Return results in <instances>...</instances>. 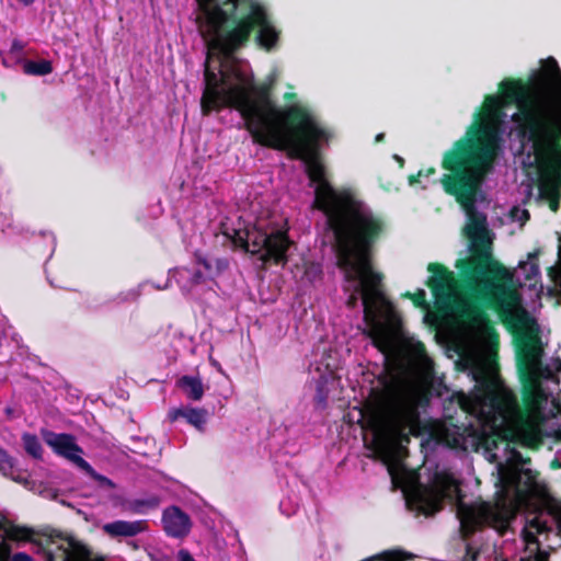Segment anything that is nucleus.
Segmentation results:
<instances>
[{"label":"nucleus","mask_w":561,"mask_h":561,"mask_svg":"<svg viewBox=\"0 0 561 561\" xmlns=\"http://www.w3.org/2000/svg\"><path fill=\"white\" fill-rule=\"evenodd\" d=\"M470 133L480 137L460 138L447 150L442 168L448 173L440 179L446 194L454 196L467 215L463 229L470 255L457 260L454 272L444 264L427 265L431 274L425 285L438 309L457 313L472 324L490 322L488 310L503 316L519 301L512 287V274L492 253L493 239L486 215L476 207L477 195L496 159V135L491 128L473 126Z\"/></svg>","instance_id":"nucleus-1"},{"label":"nucleus","mask_w":561,"mask_h":561,"mask_svg":"<svg viewBox=\"0 0 561 561\" xmlns=\"http://www.w3.org/2000/svg\"><path fill=\"white\" fill-rule=\"evenodd\" d=\"M331 138L306 106L293 104L282 107L253 142L306 163L308 179L317 184L313 207L325 216L337 265L355 278L369 271L374 245L385 236L387 222L351 191H336L328 181L319 142Z\"/></svg>","instance_id":"nucleus-2"},{"label":"nucleus","mask_w":561,"mask_h":561,"mask_svg":"<svg viewBox=\"0 0 561 561\" xmlns=\"http://www.w3.org/2000/svg\"><path fill=\"white\" fill-rule=\"evenodd\" d=\"M504 104H515L512 115L522 142L533 148L561 139V69L553 57L528 81L504 79L499 85Z\"/></svg>","instance_id":"nucleus-3"},{"label":"nucleus","mask_w":561,"mask_h":561,"mask_svg":"<svg viewBox=\"0 0 561 561\" xmlns=\"http://www.w3.org/2000/svg\"><path fill=\"white\" fill-rule=\"evenodd\" d=\"M198 11L196 23L201 36L226 56L244 48L253 34L255 43L266 51L279 42L280 31L259 1L222 0L199 7Z\"/></svg>","instance_id":"nucleus-4"},{"label":"nucleus","mask_w":561,"mask_h":561,"mask_svg":"<svg viewBox=\"0 0 561 561\" xmlns=\"http://www.w3.org/2000/svg\"><path fill=\"white\" fill-rule=\"evenodd\" d=\"M379 388H371V409L380 432L403 447L425 431L420 409L428 405L430 393L408 379L388 358L378 376Z\"/></svg>","instance_id":"nucleus-5"},{"label":"nucleus","mask_w":561,"mask_h":561,"mask_svg":"<svg viewBox=\"0 0 561 561\" xmlns=\"http://www.w3.org/2000/svg\"><path fill=\"white\" fill-rule=\"evenodd\" d=\"M219 72L220 77L209 68L206 60L205 89L201 99L202 114L207 116L224 107L234 108L253 140L282 108L273 99V82L247 83L242 75L237 73L239 82L228 84V73L221 70Z\"/></svg>","instance_id":"nucleus-6"},{"label":"nucleus","mask_w":561,"mask_h":561,"mask_svg":"<svg viewBox=\"0 0 561 561\" xmlns=\"http://www.w3.org/2000/svg\"><path fill=\"white\" fill-rule=\"evenodd\" d=\"M1 541L31 542L43 551L45 561H57L56 552L61 553V561H105L104 557L94 554L92 548L79 540L72 533L62 531L50 526H44L37 530L10 524L4 526Z\"/></svg>","instance_id":"nucleus-7"},{"label":"nucleus","mask_w":561,"mask_h":561,"mask_svg":"<svg viewBox=\"0 0 561 561\" xmlns=\"http://www.w3.org/2000/svg\"><path fill=\"white\" fill-rule=\"evenodd\" d=\"M376 247L373 249V256L370 260V268L366 273L358 275L355 278H348L346 276V272L341 268L337 264L336 266L343 272L344 279L346 282L353 283L358 282L355 287V293L350 295L346 305L350 308H354L358 300V295L362 296L363 306H364V319L365 321L371 325L368 336L373 341V345L377 347L382 353H388L391 347V336L387 328L377 321V309L378 302L382 299L383 294L380 290V285L383 278V275L374 268V260L376 253Z\"/></svg>","instance_id":"nucleus-8"},{"label":"nucleus","mask_w":561,"mask_h":561,"mask_svg":"<svg viewBox=\"0 0 561 561\" xmlns=\"http://www.w3.org/2000/svg\"><path fill=\"white\" fill-rule=\"evenodd\" d=\"M221 231L236 248L257 255L262 268L268 265L285 266L288 263V251L293 242L286 230L266 232L256 227L236 229L224 226Z\"/></svg>","instance_id":"nucleus-9"},{"label":"nucleus","mask_w":561,"mask_h":561,"mask_svg":"<svg viewBox=\"0 0 561 561\" xmlns=\"http://www.w3.org/2000/svg\"><path fill=\"white\" fill-rule=\"evenodd\" d=\"M460 405L463 410L479 412L485 422L496 424L505 422L512 415L517 408V399L500 381L482 375L477 379L470 397H463Z\"/></svg>","instance_id":"nucleus-10"},{"label":"nucleus","mask_w":561,"mask_h":561,"mask_svg":"<svg viewBox=\"0 0 561 561\" xmlns=\"http://www.w3.org/2000/svg\"><path fill=\"white\" fill-rule=\"evenodd\" d=\"M542 197L549 198V208L557 213L560 208L561 187V138L533 148Z\"/></svg>","instance_id":"nucleus-11"},{"label":"nucleus","mask_w":561,"mask_h":561,"mask_svg":"<svg viewBox=\"0 0 561 561\" xmlns=\"http://www.w3.org/2000/svg\"><path fill=\"white\" fill-rule=\"evenodd\" d=\"M458 491L459 484L453 473L446 470L436 471L431 484L414 494V501L422 514L432 516L442 510L445 499L451 497Z\"/></svg>","instance_id":"nucleus-12"},{"label":"nucleus","mask_w":561,"mask_h":561,"mask_svg":"<svg viewBox=\"0 0 561 561\" xmlns=\"http://www.w3.org/2000/svg\"><path fill=\"white\" fill-rule=\"evenodd\" d=\"M42 437L57 456L67 459L79 469H90V463L81 457L83 449L72 434L43 431Z\"/></svg>","instance_id":"nucleus-13"},{"label":"nucleus","mask_w":561,"mask_h":561,"mask_svg":"<svg viewBox=\"0 0 561 561\" xmlns=\"http://www.w3.org/2000/svg\"><path fill=\"white\" fill-rule=\"evenodd\" d=\"M492 508L489 503L482 502L478 505L460 502L457 505V517L460 522V537L469 540L470 537L481 529L491 517Z\"/></svg>","instance_id":"nucleus-14"},{"label":"nucleus","mask_w":561,"mask_h":561,"mask_svg":"<svg viewBox=\"0 0 561 561\" xmlns=\"http://www.w3.org/2000/svg\"><path fill=\"white\" fill-rule=\"evenodd\" d=\"M501 114V104L500 99L496 95L489 94L485 96L483 105L481 108L474 114V122L469 126V128L466 131V135L462 138H471L472 137H480V133H470L471 128L473 126L478 127H484V128H491L495 135H496V154L500 150V131L497 126L492 122L494 118H497Z\"/></svg>","instance_id":"nucleus-15"},{"label":"nucleus","mask_w":561,"mask_h":561,"mask_svg":"<svg viewBox=\"0 0 561 561\" xmlns=\"http://www.w3.org/2000/svg\"><path fill=\"white\" fill-rule=\"evenodd\" d=\"M506 437L508 443L538 450L543 444L545 434L538 425L522 417L514 427L507 431Z\"/></svg>","instance_id":"nucleus-16"},{"label":"nucleus","mask_w":561,"mask_h":561,"mask_svg":"<svg viewBox=\"0 0 561 561\" xmlns=\"http://www.w3.org/2000/svg\"><path fill=\"white\" fill-rule=\"evenodd\" d=\"M161 522L163 530L172 538L182 539L190 534L192 528L188 514L175 505L163 511Z\"/></svg>","instance_id":"nucleus-17"},{"label":"nucleus","mask_w":561,"mask_h":561,"mask_svg":"<svg viewBox=\"0 0 561 561\" xmlns=\"http://www.w3.org/2000/svg\"><path fill=\"white\" fill-rule=\"evenodd\" d=\"M148 529V523L145 519L128 522V520H115L112 523L104 524L102 530L111 538L118 537H135Z\"/></svg>","instance_id":"nucleus-18"},{"label":"nucleus","mask_w":561,"mask_h":561,"mask_svg":"<svg viewBox=\"0 0 561 561\" xmlns=\"http://www.w3.org/2000/svg\"><path fill=\"white\" fill-rule=\"evenodd\" d=\"M208 412L203 408H192L188 405L172 409L168 413L171 422L183 419L187 424L194 426L197 431L204 432L207 422Z\"/></svg>","instance_id":"nucleus-19"},{"label":"nucleus","mask_w":561,"mask_h":561,"mask_svg":"<svg viewBox=\"0 0 561 561\" xmlns=\"http://www.w3.org/2000/svg\"><path fill=\"white\" fill-rule=\"evenodd\" d=\"M543 355V347L541 344L540 336L537 331L534 334L525 336L524 346L520 348L518 354L517 367L523 359L526 365L531 369V366L541 365V357Z\"/></svg>","instance_id":"nucleus-20"},{"label":"nucleus","mask_w":561,"mask_h":561,"mask_svg":"<svg viewBox=\"0 0 561 561\" xmlns=\"http://www.w3.org/2000/svg\"><path fill=\"white\" fill-rule=\"evenodd\" d=\"M519 379L523 385V401L525 405H533L541 391L540 383L526 363L522 359L519 363Z\"/></svg>","instance_id":"nucleus-21"},{"label":"nucleus","mask_w":561,"mask_h":561,"mask_svg":"<svg viewBox=\"0 0 561 561\" xmlns=\"http://www.w3.org/2000/svg\"><path fill=\"white\" fill-rule=\"evenodd\" d=\"M176 387L192 401L202 400L205 389L203 381L197 376L184 375L176 380Z\"/></svg>","instance_id":"nucleus-22"},{"label":"nucleus","mask_w":561,"mask_h":561,"mask_svg":"<svg viewBox=\"0 0 561 561\" xmlns=\"http://www.w3.org/2000/svg\"><path fill=\"white\" fill-rule=\"evenodd\" d=\"M160 497L151 494L145 499L128 500L123 503V510L134 514H146L160 505Z\"/></svg>","instance_id":"nucleus-23"},{"label":"nucleus","mask_w":561,"mask_h":561,"mask_svg":"<svg viewBox=\"0 0 561 561\" xmlns=\"http://www.w3.org/2000/svg\"><path fill=\"white\" fill-rule=\"evenodd\" d=\"M23 70L26 75L31 76H47L53 72V65L49 60H27Z\"/></svg>","instance_id":"nucleus-24"},{"label":"nucleus","mask_w":561,"mask_h":561,"mask_svg":"<svg viewBox=\"0 0 561 561\" xmlns=\"http://www.w3.org/2000/svg\"><path fill=\"white\" fill-rule=\"evenodd\" d=\"M0 472L3 476L9 477L14 481H18V470L15 468V460L11 456H9L8 453L2 448H0Z\"/></svg>","instance_id":"nucleus-25"},{"label":"nucleus","mask_w":561,"mask_h":561,"mask_svg":"<svg viewBox=\"0 0 561 561\" xmlns=\"http://www.w3.org/2000/svg\"><path fill=\"white\" fill-rule=\"evenodd\" d=\"M25 451L35 459H42L43 448L34 434L25 433L22 437Z\"/></svg>","instance_id":"nucleus-26"},{"label":"nucleus","mask_w":561,"mask_h":561,"mask_svg":"<svg viewBox=\"0 0 561 561\" xmlns=\"http://www.w3.org/2000/svg\"><path fill=\"white\" fill-rule=\"evenodd\" d=\"M540 254L539 250L528 253V260L519 262V268L524 270L526 273V279H531L534 276L539 274V265L537 263L538 256Z\"/></svg>","instance_id":"nucleus-27"},{"label":"nucleus","mask_w":561,"mask_h":561,"mask_svg":"<svg viewBox=\"0 0 561 561\" xmlns=\"http://www.w3.org/2000/svg\"><path fill=\"white\" fill-rule=\"evenodd\" d=\"M548 274L554 284V288L561 299V236L559 237L558 261L554 266L548 270Z\"/></svg>","instance_id":"nucleus-28"},{"label":"nucleus","mask_w":561,"mask_h":561,"mask_svg":"<svg viewBox=\"0 0 561 561\" xmlns=\"http://www.w3.org/2000/svg\"><path fill=\"white\" fill-rule=\"evenodd\" d=\"M82 471H84L88 476H90L93 480H95L96 482H99V484L101 486H104V488H108V489H113L115 488V484L114 482L108 479L107 477L105 476H102L100 473H98L93 468L92 466L90 465V469H81Z\"/></svg>","instance_id":"nucleus-29"},{"label":"nucleus","mask_w":561,"mask_h":561,"mask_svg":"<svg viewBox=\"0 0 561 561\" xmlns=\"http://www.w3.org/2000/svg\"><path fill=\"white\" fill-rule=\"evenodd\" d=\"M328 400V391L325 390L323 385L317 386V391L314 396V402L320 408H325Z\"/></svg>","instance_id":"nucleus-30"},{"label":"nucleus","mask_w":561,"mask_h":561,"mask_svg":"<svg viewBox=\"0 0 561 561\" xmlns=\"http://www.w3.org/2000/svg\"><path fill=\"white\" fill-rule=\"evenodd\" d=\"M412 302L417 308H427L426 293L423 289H417L412 295Z\"/></svg>","instance_id":"nucleus-31"},{"label":"nucleus","mask_w":561,"mask_h":561,"mask_svg":"<svg viewBox=\"0 0 561 561\" xmlns=\"http://www.w3.org/2000/svg\"><path fill=\"white\" fill-rule=\"evenodd\" d=\"M0 561H34L33 558L25 552H16L11 556V551L9 556L0 558Z\"/></svg>","instance_id":"nucleus-32"},{"label":"nucleus","mask_w":561,"mask_h":561,"mask_svg":"<svg viewBox=\"0 0 561 561\" xmlns=\"http://www.w3.org/2000/svg\"><path fill=\"white\" fill-rule=\"evenodd\" d=\"M511 215L523 224L530 218L529 211L527 209H520L519 207H513Z\"/></svg>","instance_id":"nucleus-33"},{"label":"nucleus","mask_w":561,"mask_h":561,"mask_svg":"<svg viewBox=\"0 0 561 561\" xmlns=\"http://www.w3.org/2000/svg\"><path fill=\"white\" fill-rule=\"evenodd\" d=\"M511 458H512L513 461H515V462H517L519 465H523V466L530 463V458L529 457H524L522 455V453L518 451L515 448H512V450H511Z\"/></svg>","instance_id":"nucleus-34"},{"label":"nucleus","mask_w":561,"mask_h":561,"mask_svg":"<svg viewBox=\"0 0 561 561\" xmlns=\"http://www.w3.org/2000/svg\"><path fill=\"white\" fill-rule=\"evenodd\" d=\"M478 557L479 550L474 549L470 543H467L462 561H477Z\"/></svg>","instance_id":"nucleus-35"},{"label":"nucleus","mask_w":561,"mask_h":561,"mask_svg":"<svg viewBox=\"0 0 561 561\" xmlns=\"http://www.w3.org/2000/svg\"><path fill=\"white\" fill-rule=\"evenodd\" d=\"M215 267H216V275H219L229 267V261L225 257L216 259Z\"/></svg>","instance_id":"nucleus-36"},{"label":"nucleus","mask_w":561,"mask_h":561,"mask_svg":"<svg viewBox=\"0 0 561 561\" xmlns=\"http://www.w3.org/2000/svg\"><path fill=\"white\" fill-rule=\"evenodd\" d=\"M195 259H196V262L204 266L206 271L210 272L211 268H213V264L205 257L203 256L202 254L199 253H196L195 254Z\"/></svg>","instance_id":"nucleus-37"},{"label":"nucleus","mask_w":561,"mask_h":561,"mask_svg":"<svg viewBox=\"0 0 561 561\" xmlns=\"http://www.w3.org/2000/svg\"><path fill=\"white\" fill-rule=\"evenodd\" d=\"M528 561H549V553L538 550L533 557L528 558Z\"/></svg>","instance_id":"nucleus-38"},{"label":"nucleus","mask_w":561,"mask_h":561,"mask_svg":"<svg viewBox=\"0 0 561 561\" xmlns=\"http://www.w3.org/2000/svg\"><path fill=\"white\" fill-rule=\"evenodd\" d=\"M529 323H531L533 325H536L535 321L533 319H530L526 313L523 317H519L517 319V324L520 328H524V327H526Z\"/></svg>","instance_id":"nucleus-39"},{"label":"nucleus","mask_w":561,"mask_h":561,"mask_svg":"<svg viewBox=\"0 0 561 561\" xmlns=\"http://www.w3.org/2000/svg\"><path fill=\"white\" fill-rule=\"evenodd\" d=\"M2 528V523L0 522V529ZM10 545L4 541H0V558L9 556Z\"/></svg>","instance_id":"nucleus-40"},{"label":"nucleus","mask_w":561,"mask_h":561,"mask_svg":"<svg viewBox=\"0 0 561 561\" xmlns=\"http://www.w3.org/2000/svg\"><path fill=\"white\" fill-rule=\"evenodd\" d=\"M191 282H192L193 285H198V284L203 283L204 282L203 273L201 271H195L192 274Z\"/></svg>","instance_id":"nucleus-41"},{"label":"nucleus","mask_w":561,"mask_h":561,"mask_svg":"<svg viewBox=\"0 0 561 561\" xmlns=\"http://www.w3.org/2000/svg\"><path fill=\"white\" fill-rule=\"evenodd\" d=\"M421 176H423V170H420L416 174L409 175V184L411 186H413V185L420 183Z\"/></svg>","instance_id":"nucleus-42"},{"label":"nucleus","mask_w":561,"mask_h":561,"mask_svg":"<svg viewBox=\"0 0 561 561\" xmlns=\"http://www.w3.org/2000/svg\"><path fill=\"white\" fill-rule=\"evenodd\" d=\"M179 560L180 561H195V559L192 557V554L187 550H180L179 551Z\"/></svg>","instance_id":"nucleus-43"},{"label":"nucleus","mask_w":561,"mask_h":561,"mask_svg":"<svg viewBox=\"0 0 561 561\" xmlns=\"http://www.w3.org/2000/svg\"><path fill=\"white\" fill-rule=\"evenodd\" d=\"M539 366H540L541 375H542L545 378H552L553 373H552V370L550 369V367H549V366H543V367H542L541 365H539Z\"/></svg>","instance_id":"nucleus-44"},{"label":"nucleus","mask_w":561,"mask_h":561,"mask_svg":"<svg viewBox=\"0 0 561 561\" xmlns=\"http://www.w3.org/2000/svg\"><path fill=\"white\" fill-rule=\"evenodd\" d=\"M23 48H24V46H23V44L20 41L14 39L12 42V45H11V50L12 51H21V50H23Z\"/></svg>","instance_id":"nucleus-45"},{"label":"nucleus","mask_w":561,"mask_h":561,"mask_svg":"<svg viewBox=\"0 0 561 561\" xmlns=\"http://www.w3.org/2000/svg\"><path fill=\"white\" fill-rule=\"evenodd\" d=\"M523 472L527 477L529 485H531L535 482L536 476L530 469H525Z\"/></svg>","instance_id":"nucleus-46"},{"label":"nucleus","mask_w":561,"mask_h":561,"mask_svg":"<svg viewBox=\"0 0 561 561\" xmlns=\"http://www.w3.org/2000/svg\"><path fill=\"white\" fill-rule=\"evenodd\" d=\"M296 98H297V94L295 92H286L284 94L285 101H294V100H296Z\"/></svg>","instance_id":"nucleus-47"},{"label":"nucleus","mask_w":561,"mask_h":561,"mask_svg":"<svg viewBox=\"0 0 561 561\" xmlns=\"http://www.w3.org/2000/svg\"><path fill=\"white\" fill-rule=\"evenodd\" d=\"M436 173V169L431 167L428 169H426L425 171H423V176H430V175H433Z\"/></svg>","instance_id":"nucleus-48"},{"label":"nucleus","mask_w":561,"mask_h":561,"mask_svg":"<svg viewBox=\"0 0 561 561\" xmlns=\"http://www.w3.org/2000/svg\"><path fill=\"white\" fill-rule=\"evenodd\" d=\"M19 3L23 4L24 7H30L35 3L36 0H16Z\"/></svg>","instance_id":"nucleus-49"},{"label":"nucleus","mask_w":561,"mask_h":561,"mask_svg":"<svg viewBox=\"0 0 561 561\" xmlns=\"http://www.w3.org/2000/svg\"><path fill=\"white\" fill-rule=\"evenodd\" d=\"M554 368H556V371L557 373H560L561 374V358H557L554 360Z\"/></svg>","instance_id":"nucleus-50"},{"label":"nucleus","mask_w":561,"mask_h":561,"mask_svg":"<svg viewBox=\"0 0 561 561\" xmlns=\"http://www.w3.org/2000/svg\"><path fill=\"white\" fill-rule=\"evenodd\" d=\"M553 437H554L557 440H560V442H561V428H558L557 431H554V433H553Z\"/></svg>","instance_id":"nucleus-51"},{"label":"nucleus","mask_w":561,"mask_h":561,"mask_svg":"<svg viewBox=\"0 0 561 561\" xmlns=\"http://www.w3.org/2000/svg\"><path fill=\"white\" fill-rule=\"evenodd\" d=\"M128 545L134 549L137 550L139 548L138 543L136 541H128Z\"/></svg>","instance_id":"nucleus-52"},{"label":"nucleus","mask_w":561,"mask_h":561,"mask_svg":"<svg viewBox=\"0 0 561 561\" xmlns=\"http://www.w3.org/2000/svg\"><path fill=\"white\" fill-rule=\"evenodd\" d=\"M412 295H413V293L407 291V293L402 294V297L412 300Z\"/></svg>","instance_id":"nucleus-53"},{"label":"nucleus","mask_w":561,"mask_h":561,"mask_svg":"<svg viewBox=\"0 0 561 561\" xmlns=\"http://www.w3.org/2000/svg\"><path fill=\"white\" fill-rule=\"evenodd\" d=\"M551 467L552 468H560L561 465H560L559 460L556 459V460L552 461Z\"/></svg>","instance_id":"nucleus-54"},{"label":"nucleus","mask_w":561,"mask_h":561,"mask_svg":"<svg viewBox=\"0 0 561 561\" xmlns=\"http://www.w3.org/2000/svg\"><path fill=\"white\" fill-rule=\"evenodd\" d=\"M383 138H385V135H383V134H378V135L376 136V141H381Z\"/></svg>","instance_id":"nucleus-55"},{"label":"nucleus","mask_w":561,"mask_h":561,"mask_svg":"<svg viewBox=\"0 0 561 561\" xmlns=\"http://www.w3.org/2000/svg\"><path fill=\"white\" fill-rule=\"evenodd\" d=\"M520 561H528V559H520Z\"/></svg>","instance_id":"nucleus-56"}]
</instances>
